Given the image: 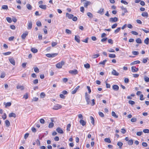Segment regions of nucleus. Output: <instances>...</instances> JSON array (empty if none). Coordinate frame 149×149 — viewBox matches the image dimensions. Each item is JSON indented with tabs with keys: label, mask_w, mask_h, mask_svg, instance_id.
Returning a JSON list of instances; mask_svg holds the SVG:
<instances>
[{
	"label": "nucleus",
	"mask_w": 149,
	"mask_h": 149,
	"mask_svg": "<svg viewBox=\"0 0 149 149\" xmlns=\"http://www.w3.org/2000/svg\"><path fill=\"white\" fill-rule=\"evenodd\" d=\"M143 132L144 133H149V130L148 129H145L143 130Z\"/></svg>",
	"instance_id": "60"
},
{
	"label": "nucleus",
	"mask_w": 149,
	"mask_h": 149,
	"mask_svg": "<svg viewBox=\"0 0 149 149\" xmlns=\"http://www.w3.org/2000/svg\"><path fill=\"white\" fill-rule=\"evenodd\" d=\"M57 55V53L47 54H46V56L49 58H53L56 56Z\"/></svg>",
	"instance_id": "2"
},
{
	"label": "nucleus",
	"mask_w": 149,
	"mask_h": 149,
	"mask_svg": "<svg viewBox=\"0 0 149 149\" xmlns=\"http://www.w3.org/2000/svg\"><path fill=\"white\" fill-rule=\"evenodd\" d=\"M118 20V18L116 17L111 18L109 19V21L111 22H116Z\"/></svg>",
	"instance_id": "5"
},
{
	"label": "nucleus",
	"mask_w": 149,
	"mask_h": 149,
	"mask_svg": "<svg viewBox=\"0 0 149 149\" xmlns=\"http://www.w3.org/2000/svg\"><path fill=\"white\" fill-rule=\"evenodd\" d=\"M5 124L6 126L8 127L10 125V123L8 120H5Z\"/></svg>",
	"instance_id": "24"
},
{
	"label": "nucleus",
	"mask_w": 149,
	"mask_h": 149,
	"mask_svg": "<svg viewBox=\"0 0 149 149\" xmlns=\"http://www.w3.org/2000/svg\"><path fill=\"white\" fill-rule=\"evenodd\" d=\"M132 71V72H136L139 70V69L136 68L135 66H132L131 67Z\"/></svg>",
	"instance_id": "7"
},
{
	"label": "nucleus",
	"mask_w": 149,
	"mask_h": 149,
	"mask_svg": "<svg viewBox=\"0 0 149 149\" xmlns=\"http://www.w3.org/2000/svg\"><path fill=\"white\" fill-rule=\"evenodd\" d=\"M112 74L116 76H118L119 75V73L114 70H113L112 72Z\"/></svg>",
	"instance_id": "14"
},
{
	"label": "nucleus",
	"mask_w": 149,
	"mask_h": 149,
	"mask_svg": "<svg viewBox=\"0 0 149 149\" xmlns=\"http://www.w3.org/2000/svg\"><path fill=\"white\" fill-rule=\"evenodd\" d=\"M32 22L31 21L28 22L27 27L28 29L30 30L31 29L32 26Z\"/></svg>",
	"instance_id": "6"
},
{
	"label": "nucleus",
	"mask_w": 149,
	"mask_h": 149,
	"mask_svg": "<svg viewBox=\"0 0 149 149\" xmlns=\"http://www.w3.org/2000/svg\"><path fill=\"white\" fill-rule=\"evenodd\" d=\"M34 71L35 72L38 73L39 72V69L37 67L34 68Z\"/></svg>",
	"instance_id": "57"
},
{
	"label": "nucleus",
	"mask_w": 149,
	"mask_h": 149,
	"mask_svg": "<svg viewBox=\"0 0 149 149\" xmlns=\"http://www.w3.org/2000/svg\"><path fill=\"white\" fill-rule=\"evenodd\" d=\"M144 80L146 82H149V78L148 77L145 76L144 77Z\"/></svg>",
	"instance_id": "53"
},
{
	"label": "nucleus",
	"mask_w": 149,
	"mask_h": 149,
	"mask_svg": "<svg viewBox=\"0 0 149 149\" xmlns=\"http://www.w3.org/2000/svg\"><path fill=\"white\" fill-rule=\"evenodd\" d=\"M91 3L90 1H86L84 3V6L85 7L87 8V6L91 4Z\"/></svg>",
	"instance_id": "21"
},
{
	"label": "nucleus",
	"mask_w": 149,
	"mask_h": 149,
	"mask_svg": "<svg viewBox=\"0 0 149 149\" xmlns=\"http://www.w3.org/2000/svg\"><path fill=\"white\" fill-rule=\"evenodd\" d=\"M71 127V125L70 124H68L67 127V130L68 131H70V129Z\"/></svg>",
	"instance_id": "44"
},
{
	"label": "nucleus",
	"mask_w": 149,
	"mask_h": 149,
	"mask_svg": "<svg viewBox=\"0 0 149 149\" xmlns=\"http://www.w3.org/2000/svg\"><path fill=\"white\" fill-rule=\"evenodd\" d=\"M149 42V39L148 38H146L144 40V42L146 44H148Z\"/></svg>",
	"instance_id": "34"
},
{
	"label": "nucleus",
	"mask_w": 149,
	"mask_h": 149,
	"mask_svg": "<svg viewBox=\"0 0 149 149\" xmlns=\"http://www.w3.org/2000/svg\"><path fill=\"white\" fill-rule=\"evenodd\" d=\"M100 56L99 54H95L92 56V57L93 58H95L98 57Z\"/></svg>",
	"instance_id": "29"
},
{
	"label": "nucleus",
	"mask_w": 149,
	"mask_h": 149,
	"mask_svg": "<svg viewBox=\"0 0 149 149\" xmlns=\"http://www.w3.org/2000/svg\"><path fill=\"white\" fill-rule=\"evenodd\" d=\"M140 63V62L139 61H134L130 63V65H132L135 64H139Z\"/></svg>",
	"instance_id": "17"
},
{
	"label": "nucleus",
	"mask_w": 149,
	"mask_h": 149,
	"mask_svg": "<svg viewBox=\"0 0 149 149\" xmlns=\"http://www.w3.org/2000/svg\"><path fill=\"white\" fill-rule=\"evenodd\" d=\"M90 118L91 120V123L93 125L94 124V119L93 118L92 116H91L90 117Z\"/></svg>",
	"instance_id": "31"
},
{
	"label": "nucleus",
	"mask_w": 149,
	"mask_h": 149,
	"mask_svg": "<svg viewBox=\"0 0 149 149\" xmlns=\"http://www.w3.org/2000/svg\"><path fill=\"white\" fill-rule=\"evenodd\" d=\"M98 113H99V116L100 117H104V114H103V113L102 112L100 111Z\"/></svg>",
	"instance_id": "46"
},
{
	"label": "nucleus",
	"mask_w": 149,
	"mask_h": 149,
	"mask_svg": "<svg viewBox=\"0 0 149 149\" xmlns=\"http://www.w3.org/2000/svg\"><path fill=\"white\" fill-rule=\"evenodd\" d=\"M56 131L58 133L60 134H62L63 133V130L59 127H58L56 129Z\"/></svg>",
	"instance_id": "11"
},
{
	"label": "nucleus",
	"mask_w": 149,
	"mask_h": 149,
	"mask_svg": "<svg viewBox=\"0 0 149 149\" xmlns=\"http://www.w3.org/2000/svg\"><path fill=\"white\" fill-rule=\"evenodd\" d=\"M39 7L40 8L44 9L45 10L46 9V5H40L39 6Z\"/></svg>",
	"instance_id": "19"
},
{
	"label": "nucleus",
	"mask_w": 149,
	"mask_h": 149,
	"mask_svg": "<svg viewBox=\"0 0 149 149\" xmlns=\"http://www.w3.org/2000/svg\"><path fill=\"white\" fill-rule=\"evenodd\" d=\"M148 59V58H144L143 60V63H146L147 61V60Z\"/></svg>",
	"instance_id": "59"
},
{
	"label": "nucleus",
	"mask_w": 149,
	"mask_h": 149,
	"mask_svg": "<svg viewBox=\"0 0 149 149\" xmlns=\"http://www.w3.org/2000/svg\"><path fill=\"white\" fill-rule=\"evenodd\" d=\"M17 89H20L22 90H23L24 89V87L23 86L17 85Z\"/></svg>",
	"instance_id": "20"
},
{
	"label": "nucleus",
	"mask_w": 149,
	"mask_h": 149,
	"mask_svg": "<svg viewBox=\"0 0 149 149\" xmlns=\"http://www.w3.org/2000/svg\"><path fill=\"white\" fill-rule=\"evenodd\" d=\"M87 16L91 18L93 17V15L90 12H88L87 13Z\"/></svg>",
	"instance_id": "35"
},
{
	"label": "nucleus",
	"mask_w": 149,
	"mask_h": 149,
	"mask_svg": "<svg viewBox=\"0 0 149 149\" xmlns=\"http://www.w3.org/2000/svg\"><path fill=\"white\" fill-rule=\"evenodd\" d=\"M111 114L113 116L115 117L116 118H118V116L116 115V113L114 111H112Z\"/></svg>",
	"instance_id": "30"
},
{
	"label": "nucleus",
	"mask_w": 149,
	"mask_h": 149,
	"mask_svg": "<svg viewBox=\"0 0 149 149\" xmlns=\"http://www.w3.org/2000/svg\"><path fill=\"white\" fill-rule=\"evenodd\" d=\"M117 24L116 23H115L113 24L111 26V28L112 29H114L117 26Z\"/></svg>",
	"instance_id": "61"
},
{
	"label": "nucleus",
	"mask_w": 149,
	"mask_h": 149,
	"mask_svg": "<svg viewBox=\"0 0 149 149\" xmlns=\"http://www.w3.org/2000/svg\"><path fill=\"white\" fill-rule=\"evenodd\" d=\"M107 61V60L105 59L103 61L100 62L99 63V64H101L102 65H104L106 62Z\"/></svg>",
	"instance_id": "26"
},
{
	"label": "nucleus",
	"mask_w": 149,
	"mask_h": 149,
	"mask_svg": "<svg viewBox=\"0 0 149 149\" xmlns=\"http://www.w3.org/2000/svg\"><path fill=\"white\" fill-rule=\"evenodd\" d=\"M126 131V130L124 128H122L121 130V132L123 134H125Z\"/></svg>",
	"instance_id": "51"
},
{
	"label": "nucleus",
	"mask_w": 149,
	"mask_h": 149,
	"mask_svg": "<svg viewBox=\"0 0 149 149\" xmlns=\"http://www.w3.org/2000/svg\"><path fill=\"white\" fill-rule=\"evenodd\" d=\"M121 8L123 11L124 13H126L128 12L127 8H126L124 7L123 6H121Z\"/></svg>",
	"instance_id": "23"
},
{
	"label": "nucleus",
	"mask_w": 149,
	"mask_h": 149,
	"mask_svg": "<svg viewBox=\"0 0 149 149\" xmlns=\"http://www.w3.org/2000/svg\"><path fill=\"white\" fill-rule=\"evenodd\" d=\"M85 100L90 99L89 95H88L87 93H86L85 94Z\"/></svg>",
	"instance_id": "33"
},
{
	"label": "nucleus",
	"mask_w": 149,
	"mask_h": 149,
	"mask_svg": "<svg viewBox=\"0 0 149 149\" xmlns=\"http://www.w3.org/2000/svg\"><path fill=\"white\" fill-rule=\"evenodd\" d=\"M26 7L29 10L31 9L32 7L31 5L29 4H27L26 5Z\"/></svg>",
	"instance_id": "50"
},
{
	"label": "nucleus",
	"mask_w": 149,
	"mask_h": 149,
	"mask_svg": "<svg viewBox=\"0 0 149 149\" xmlns=\"http://www.w3.org/2000/svg\"><path fill=\"white\" fill-rule=\"evenodd\" d=\"M65 64V62L63 61H61V62L57 63L56 65V67L58 68H62L63 65Z\"/></svg>",
	"instance_id": "1"
},
{
	"label": "nucleus",
	"mask_w": 149,
	"mask_h": 149,
	"mask_svg": "<svg viewBox=\"0 0 149 149\" xmlns=\"http://www.w3.org/2000/svg\"><path fill=\"white\" fill-rule=\"evenodd\" d=\"M121 3H123L125 5H127L128 4V3L126 1H124L123 0H122L120 1Z\"/></svg>",
	"instance_id": "58"
},
{
	"label": "nucleus",
	"mask_w": 149,
	"mask_h": 149,
	"mask_svg": "<svg viewBox=\"0 0 149 149\" xmlns=\"http://www.w3.org/2000/svg\"><path fill=\"white\" fill-rule=\"evenodd\" d=\"M143 132H138L136 133V135L138 136H140L142 134Z\"/></svg>",
	"instance_id": "62"
},
{
	"label": "nucleus",
	"mask_w": 149,
	"mask_h": 149,
	"mask_svg": "<svg viewBox=\"0 0 149 149\" xmlns=\"http://www.w3.org/2000/svg\"><path fill=\"white\" fill-rule=\"evenodd\" d=\"M128 144L129 145H132L133 144V140L132 139L129 140L128 142Z\"/></svg>",
	"instance_id": "32"
},
{
	"label": "nucleus",
	"mask_w": 149,
	"mask_h": 149,
	"mask_svg": "<svg viewBox=\"0 0 149 149\" xmlns=\"http://www.w3.org/2000/svg\"><path fill=\"white\" fill-rule=\"evenodd\" d=\"M117 145L119 146V148H121L123 145V143L121 142H118Z\"/></svg>",
	"instance_id": "36"
},
{
	"label": "nucleus",
	"mask_w": 149,
	"mask_h": 149,
	"mask_svg": "<svg viewBox=\"0 0 149 149\" xmlns=\"http://www.w3.org/2000/svg\"><path fill=\"white\" fill-rule=\"evenodd\" d=\"M31 51L33 53H36L38 52V50L35 48H31Z\"/></svg>",
	"instance_id": "25"
},
{
	"label": "nucleus",
	"mask_w": 149,
	"mask_h": 149,
	"mask_svg": "<svg viewBox=\"0 0 149 149\" xmlns=\"http://www.w3.org/2000/svg\"><path fill=\"white\" fill-rule=\"evenodd\" d=\"M136 120L137 119L136 118L133 117L131 119V121L132 122H135L136 121Z\"/></svg>",
	"instance_id": "48"
},
{
	"label": "nucleus",
	"mask_w": 149,
	"mask_h": 149,
	"mask_svg": "<svg viewBox=\"0 0 149 149\" xmlns=\"http://www.w3.org/2000/svg\"><path fill=\"white\" fill-rule=\"evenodd\" d=\"M6 20L9 23H11L12 21L10 18L7 17L6 18Z\"/></svg>",
	"instance_id": "56"
},
{
	"label": "nucleus",
	"mask_w": 149,
	"mask_h": 149,
	"mask_svg": "<svg viewBox=\"0 0 149 149\" xmlns=\"http://www.w3.org/2000/svg\"><path fill=\"white\" fill-rule=\"evenodd\" d=\"M80 123L83 126L85 125L86 124V122L82 119H81L79 121Z\"/></svg>",
	"instance_id": "16"
},
{
	"label": "nucleus",
	"mask_w": 149,
	"mask_h": 149,
	"mask_svg": "<svg viewBox=\"0 0 149 149\" xmlns=\"http://www.w3.org/2000/svg\"><path fill=\"white\" fill-rule=\"evenodd\" d=\"M109 57L111 58H115L116 57V56L115 54H110L109 55Z\"/></svg>",
	"instance_id": "38"
},
{
	"label": "nucleus",
	"mask_w": 149,
	"mask_h": 149,
	"mask_svg": "<svg viewBox=\"0 0 149 149\" xmlns=\"http://www.w3.org/2000/svg\"><path fill=\"white\" fill-rule=\"evenodd\" d=\"M80 37L79 36H75V40L78 43L80 42Z\"/></svg>",
	"instance_id": "15"
},
{
	"label": "nucleus",
	"mask_w": 149,
	"mask_h": 149,
	"mask_svg": "<svg viewBox=\"0 0 149 149\" xmlns=\"http://www.w3.org/2000/svg\"><path fill=\"white\" fill-rule=\"evenodd\" d=\"M120 27H118L114 31V32L115 33H116L120 31Z\"/></svg>",
	"instance_id": "47"
},
{
	"label": "nucleus",
	"mask_w": 149,
	"mask_h": 149,
	"mask_svg": "<svg viewBox=\"0 0 149 149\" xmlns=\"http://www.w3.org/2000/svg\"><path fill=\"white\" fill-rule=\"evenodd\" d=\"M28 33L27 31H25L24 33H23L21 36L22 38L24 39L26 36L28 35Z\"/></svg>",
	"instance_id": "8"
},
{
	"label": "nucleus",
	"mask_w": 149,
	"mask_h": 149,
	"mask_svg": "<svg viewBox=\"0 0 149 149\" xmlns=\"http://www.w3.org/2000/svg\"><path fill=\"white\" fill-rule=\"evenodd\" d=\"M66 17L69 19H71L73 17V15L71 14H70L68 13H66Z\"/></svg>",
	"instance_id": "9"
},
{
	"label": "nucleus",
	"mask_w": 149,
	"mask_h": 149,
	"mask_svg": "<svg viewBox=\"0 0 149 149\" xmlns=\"http://www.w3.org/2000/svg\"><path fill=\"white\" fill-rule=\"evenodd\" d=\"M9 117H13L15 118L16 117V115L14 113H11L9 114Z\"/></svg>",
	"instance_id": "22"
},
{
	"label": "nucleus",
	"mask_w": 149,
	"mask_h": 149,
	"mask_svg": "<svg viewBox=\"0 0 149 149\" xmlns=\"http://www.w3.org/2000/svg\"><path fill=\"white\" fill-rule=\"evenodd\" d=\"M129 79L128 78H125L124 79V82L126 84H127L129 82Z\"/></svg>",
	"instance_id": "52"
},
{
	"label": "nucleus",
	"mask_w": 149,
	"mask_h": 149,
	"mask_svg": "<svg viewBox=\"0 0 149 149\" xmlns=\"http://www.w3.org/2000/svg\"><path fill=\"white\" fill-rule=\"evenodd\" d=\"M69 72L70 74L74 75H76L78 73L77 70L76 69H74L72 70H70L69 71Z\"/></svg>",
	"instance_id": "4"
},
{
	"label": "nucleus",
	"mask_w": 149,
	"mask_h": 149,
	"mask_svg": "<svg viewBox=\"0 0 149 149\" xmlns=\"http://www.w3.org/2000/svg\"><path fill=\"white\" fill-rule=\"evenodd\" d=\"M141 15L143 17L147 18L148 17V14L147 12H144L142 13Z\"/></svg>",
	"instance_id": "12"
},
{
	"label": "nucleus",
	"mask_w": 149,
	"mask_h": 149,
	"mask_svg": "<svg viewBox=\"0 0 149 149\" xmlns=\"http://www.w3.org/2000/svg\"><path fill=\"white\" fill-rule=\"evenodd\" d=\"M2 8L3 9L7 10L8 9V6L6 5H3L2 6Z\"/></svg>",
	"instance_id": "42"
},
{
	"label": "nucleus",
	"mask_w": 149,
	"mask_h": 149,
	"mask_svg": "<svg viewBox=\"0 0 149 149\" xmlns=\"http://www.w3.org/2000/svg\"><path fill=\"white\" fill-rule=\"evenodd\" d=\"M54 126V124L53 122L50 123L48 125V127L49 128H52Z\"/></svg>",
	"instance_id": "28"
},
{
	"label": "nucleus",
	"mask_w": 149,
	"mask_h": 149,
	"mask_svg": "<svg viewBox=\"0 0 149 149\" xmlns=\"http://www.w3.org/2000/svg\"><path fill=\"white\" fill-rule=\"evenodd\" d=\"M24 98L26 99H27L28 97V95L27 93H26V94L24 96Z\"/></svg>",
	"instance_id": "63"
},
{
	"label": "nucleus",
	"mask_w": 149,
	"mask_h": 149,
	"mask_svg": "<svg viewBox=\"0 0 149 149\" xmlns=\"http://www.w3.org/2000/svg\"><path fill=\"white\" fill-rule=\"evenodd\" d=\"M104 141L105 142H107L108 143H111V141L109 138H106L104 139Z\"/></svg>",
	"instance_id": "27"
},
{
	"label": "nucleus",
	"mask_w": 149,
	"mask_h": 149,
	"mask_svg": "<svg viewBox=\"0 0 149 149\" xmlns=\"http://www.w3.org/2000/svg\"><path fill=\"white\" fill-rule=\"evenodd\" d=\"M61 107L62 106L61 105L57 104L54 106V107L53 108V109L57 110L61 109Z\"/></svg>",
	"instance_id": "3"
},
{
	"label": "nucleus",
	"mask_w": 149,
	"mask_h": 149,
	"mask_svg": "<svg viewBox=\"0 0 149 149\" xmlns=\"http://www.w3.org/2000/svg\"><path fill=\"white\" fill-rule=\"evenodd\" d=\"M36 24L38 26H41L42 25V24L41 22L39 21L37 22Z\"/></svg>",
	"instance_id": "40"
},
{
	"label": "nucleus",
	"mask_w": 149,
	"mask_h": 149,
	"mask_svg": "<svg viewBox=\"0 0 149 149\" xmlns=\"http://www.w3.org/2000/svg\"><path fill=\"white\" fill-rule=\"evenodd\" d=\"M9 60L10 62L13 65H15V61L14 58H9Z\"/></svg>",
	"instance_id": "10"
},
{
	"label": "nucleus",
	"mask_w": 149,
	"mask_h": 149,
	"mask_svg": "<svg viewBox=\"0 0 149 149\" xmlns=\"http://www.w3.org/2000/svg\"><path fill=\"white\" fill-rule=\"evenodd\" d=\"M104 9L103 8H101L98 11L97 13L100 14L102 15L104 13Z\"/></svg>",
	"instance_id": "18"
},
{
	"label": "nucleus",
	"mask_w": 149,
	"mask_h": 149,
	"mask_svg": "<svg viewBox=\"0 0 149 149\" xmlns=\"http://www.w3.org/2000/svg\"><path fill=\"white\" fill-rule=\"evenodd\" d=\"M45 94L44 93L42 92L40 93V97H41L43 98L45 97Z\"/></svg>",
	"instance_id": "49"
},
{
	"label": "nucleus",
	"mask_w": 149,
	"mask_h": 149,
	"mask_svg": "<svg viewBox=\"0 0 149 149\" xmlns=\"http://www.w3.org/2000/svg\"><path fill=\"white\" fill-rule=\"evenodd\" d=\"M84 66L85 68L87 69L89 68L90 67V65L88 63H87L86 64H84Z\"/></svg>",
	"instance_id": "37"
},
{
	"label": "nucleus",
	"mask_w": 149,
	"mask_h": 149,
	"mask_svg": "<svg viewBox=\"0 0 149 149\" xmlns=\"http://www.w3.org/2000/svg\"><path fill=\"white\" fill-rule=\"evenodd\" d=\"M112 88L114 91H117L119 89V87L118 85H115L112 86Z\"/></svg>",
	"instance_id": "13"
},
{
	"label": "nucleus",
	"mask_w": 149,
	"mask_h": 149,
	"mask_svg": "<svg viewBox=\"0 0 149 149\" xmlns=\"http://www.w3.org/2000/svg\"><path fill=\"white\" fill-rule=\"evenodd\" d=\"M11 53V52H8L6 53H3V54L4 55H9Z\"/></svg>",
	"instance_id": "55"
},
{
	"label": "nucleus",
	"mask_w": 149,
	"mask_h": 149,
	"mask_svg": "<svg viewBox=\"0 0 149 149\" xmlns=\"http://www.w3.org/2000/svg\"><path fill=\"white\" fill-rule=\"evenodd\" d=\"M5 105L6 107H10L11 105V103L10 102H8L6 103L5 104H4Z\"/></svg>",
	"instance_id": "41"
},
{
	"label": "nucleus",
	"mask_w": 149,
	"mask_h": 149,
	"mask_svg": "<svg viewBox=\"0 0 149 149\" xmlns=\"http://www.w3.org/2000/svg\"><path fill=\"white\" fill-rule=\"evenodd\" d=\"M38 79H35L33 81V83L34 84H36L38 83Z\"/></svg>",
	"instance_id": "64"
},
{
	"label": "nucleus",
	"mask_w": 149,
	"mask_h": 149,
	"mask_svg": "<svg viewBox=\"0 0 149 149\" xmlns=\"http://www.w3.org/2000/svg\"><path fill=\"white\" fill-rule=\"evenodd\" d=\"M129 103L131 105H133L135 104V102L133 101L130 100L129 101Z\"/></svg>",
	"instance_id": "54"
},
{
	"label": "nucleus",
	"mask_w": 149,
	"mask_h": 149,
	"mask_svg": "<svg viewBox=\"0 0 149 149\" xmlns=\"http://www.w3.org/2000/svg\"><path fill=\"white\" fill-rule=\"evenodd\" d=\"M65 32L67 34H71L72 33L71 31L68 29H65Z\"/></svg>",
	"instance_id": "45"
},
{
	"label": "nucleus",
	"mask_w": 149,
	"mask_h": 149,
	"mask_svg": "<svg viewBox=\"0 0 149 149\" xmlns=\"http://www.w3.org/2000/svg\"><path fill=\"white\" fill-rule=\"evenodd\" d=\"M136 42L138 43H141L142 42L140 38H138L136 40Z\"/></svg>",
	"instance_id": "39"
},
{
	"label": "nucleus",
	"mask_w": 149,
	"mask_h": 149,
	"mask_svg": "<svg viewBox=\"0 0 149 149\" xmlns=\"http://www.w3.org/2000/svg\"><path fill=\"white\" fill-rule=\"evenodd\" d=\"M132 53L134 55H137L139 54V52L137 51H133L132 52Z\"/></svg>",
	"instance_id": "43"
}]
</instances>
